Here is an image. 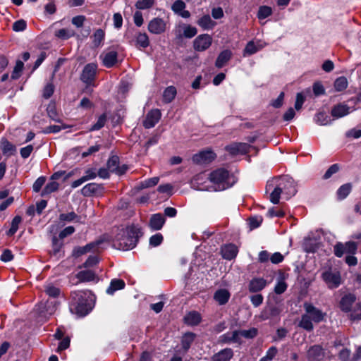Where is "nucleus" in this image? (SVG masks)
<instances>
[{
	"instance_id": "nucleus-36",
	"label": "nucleus",
	"mask_w": 361,
	"mask_h": 361,
	"mask_svg": "<svg viewBox=\"0 0 361 361\" xmlns=\"http://www.w3.org/2000/svg\"><path fill=\"white\" fill-rule=\"evenodd\" d=\"M105 33L104 31L102 29H97L93 36L92 43L95 47H99L102 45V42L104 39Z\"/></svg>"
},
{
	"instance_id": "nucleus-31",
	"label": "nucleus",
	"mask_w": 361,
	"mask_h": 361,
	"mask_svg": "<svg viewBox=\"0 0 361 361\" xmlns=\"http://www.w3.org/2000/svg\"><path fill=\"white\" fill-rule=\"evenodd\" d=\"M124 287L125 282L122 279H114L111 281L110 285L106 289V293L113 295L116 291L123 289Z\"/></svg>"
},
{
	"instance_id": "nucleus-24",
	"label": "nucleus",
	"mask_w": 361,
	"mask_h": 361,
	"mask_svg": "<svg viewBox=\"0 0 361 361\" xmlns=\"http://www.w3.org/2000/svg\"><path fill=\"white\" fill-rule=\"evenodd\" d=\"M266 286L267 281L263 278H254L250 281L248 289L251 293H257L263 290Z\"/></svg>"
},
{
	"instance_id": "nucleus-54",
	"label": "nucleus",
	"mask_w": 361,
	"mask_h": 361,
	"mask_svg": "<svg viewBox=\"0 0 361 361\" xmlns=\"http://www.w3.org/2000/svg\"><path fill=\"white\" fill-rule=\"evenodd\" d=\"M106 121V117L105 114L101 115L97 121L90 128V131L98 130L101 129L105 124Z\"/></svg>"
},
{
	"instance_id": "nucleus-44",
	"label": "nucleus",
	"mask_w": 361,
	"mask_h": 361,
	"mask_svg": "<svg viewBox=\"0 0 361 361\" xmlns=\"http://www.w3.org/2000/svg\"><path fill=\"white\" fill-rule=\"evenodd\" d=\"M119 164V158L117 156L111 157L107 161V168L108 169L116 173V171H118Z\"/></svg>"
},
{
	"instance_id": "nucleus-58",
	"label": "nucleus",
	"mask_w": 361,
	"mask_h": 361,
	"mask_svg": "<svg viewBox=\"0 0 361 361\" xmlns=\"http://www.w3.org/2000/svg\"><path fill=\"white\" fill-rule=\"evenodd\" d=\"M305 101V97L302 92H298L296 94V99L295 102V109L300 111Z\"/></svg>"
},
{
	"instance_id": "nucleus-11",
	"label": "nucleus",
	"mask_w": 361,
	"mask_h": 361,
	"mask_svg": "<svg viewBox=\"0 0 361 361\" xmlns=\"http://www.w3.org/2000/svg\"><path fill=\"white\" fill-rule=\"evenodd\" d=\"M212 43V37L208 34L198 35L193 41V48L197 51L207 50Z\"/></svg>"
},
{
	"instance_id": "nucleus-46",
	"label": "nucleus",
	"mask_w": 361,
	"mask_h": 361,
	"mask_svg": "<svg viewBox=\"0 0 361 361\" xmlns=\"http://www.w3.org/2000/svg\"><path fill=\"white\" fill-rule=\"evenodd\" d=\"M22 221V218L20 216H16L11 222V226L8 231L7 232L8 235H14L18 229L19 224Z\"/></svg>"
},
{
	"instance_id": "nucleus-43",
	"label": "nucleus",
	"mask_w": 361,
	"mask_h": 361,
	"mask_svg": "<svg viewBox=\"0 0 361 361\" xmlns=\"http://www.w3.org/2000/svg\"><path fill=\"white\" fill-rule=\"evenodd\" d=\"M347 87L348 80L345 77H339L334 82V88L338 92H341L345 90Z\"/></svg>"
},
{
	"instance_id": "nucleus-22",
	"label": "nucleus",
	"mask_w": 361,
	"mask_h": 361,
	"mask_svg": "<svg viewBox=\"0 0 361 361\" xmlns=\"http://www.w3.org/2000/svg\"><path fill=\"white\" fill-rule=\"evenodd\" d=\"M350 113V107L344 104H339L334 106L331 111V116L334 118H340L347 116Z\"/></svg>"
},
{
	"instance_id": "nucleus-56",
	"label": "nucleus",
	"mask_w": 361,
	"mask_h": 361,
	"mask_svg": "<svg viewBox=\"0 0 361 361\" xmlns=\"http://www.w3.org/2000/svg\"><path fill=\"white\" fill-rule=\"evenodd\" d=\"M185 4L182 0H176L172 5L171 9L173 11L178 14L180 11H183L185 8Z\"/></svg>"
},
{
	"instance_id": "nucleus-41",
	"label": "nucleus",
	"mask_w": 361,
	"mask_h": 361,
	"mask_svg": "<svg viewBox=\"0 0 361 361\" xmlns=\"http://www.w3.org/2000/svg\"><path fill=\"white\" fill-rule=\"evenodd\" d=\"M288 288V285L285 281L283 277H279L277 279L276 283L274 287V292L276 294H282Z\"/></svg>"
},
{
	"instance_id": "nucleus-32",
	"label": "nucleus",
	"mask_w": 361,
	"mask_h": 361,
	"mask_svg": "<svg viewBox=\"0 0 361 361\" xmlns=\"http://www.w3.org/2000/svg\"><path fill=\"white\" fill-rule=\"evenodd\" d=\"M313 322H312L311 318L305 312L301 316V319L298 323V326L307 331H312L314 329Z\"/></svg>"
},
{
	"instance_id": "nucleus-38",
	"label": "nucleus",
	"mask_w": 361,
	"mask_h": 361,
	"mask_svg": "<svg viewBox=\"0 0 361 361\" xmlns=\"http://www.w3.org/2000/svg\"><path fill=\"white\" fill-rule=\"evenodd\" d=\"M352 185L350 183H345L341 185L337 190V196L339 200L345 199L350 192Z\"/></svg>"
},
{
	"instance_id": "nucleus-57",
	"label": "nucleus",
	"mask_w": 361,
	"mask_h": 361,
	"mask_svg": "<svg viewBox=\"0 0 361 361\" xmlns=\"http://www.w3.org/2000/svg\"><path fill=\"white\" fill-rule=\"evenodd\" d=\"M163 241V236L161 233H156L150 237L149 245L152 247L159 246Z\"/></svg>"
},
{
	"instance_id": "nucleus-34",
	"label": "nucleus",
	"mask_w": 361,
	"mask_h": 361,
	"mask_svg": "<svg viewBox=\"0 0 361 361\" xmlns=\"http://www.w3.org/2000/svg\"><path fill=\"white\" fill-rule=\"evenodd\" d=\"M136 47L139 48H146L149 46V41L146 33L139 32L135 37Z\"/></svg>"
},
{
	"instance_id": "nucleus-8",
	"label": "nucleus",
	"mask_w": 361,
	"mask_h": 361,
	"mask_svg": "<svg viewBox=\"0 0 361 361\" xmlns=\"http://www.w3.org/2000/svg\"><path fill=\"white\" fill-rule=\"evenodd\" d=\"M191 188L202 191H212L209 176L205 173L196 175L190 181Z\"/></svg>"
},
{
	"instance_id": "nucleus-9",
	"label": "nucleus",
	"mask_w": 361,
	"mask_h": 361,
	"mask_svg": "<svg viewBox=\"0 0 361 361\" xmlns=\"http://www.w3.org/2000/svg\"><path fill=\"white\" fill-rule=\"evenodd\" d=\"M102 242L103 241L102 240H98L94 242L88 243L82 247H75L73 250L72 255L75 257H78L88 252H97L99 251V245L102 243Z\"/></svg>"
},
{
	"instance_id": "nucleus-23",
	"label": "nucleus",
	"mask_w": 361,
	"mask_h": 361,
	"mask_svg": "<svg viewBox=\"0 0 361 361\" xmlns=\"http://www.w3.org/2000/svg\"><path fill=\"white\" fill-rule=\"evenodd\" d=\"M76 278L79 280L80 282L97 281L98 280V277L95 272L90 269L79 271L76 274Z\"/></svg>"
},
{
	"instance_id": "nucleus-55",
	"label": "nucleus",
	"mask_w": 361,
	"mask_h": 361,
	"mask_svg": "<svg viewBox=\"0 0 361 361\" xmlns=\"http://www.w3.org/2000/svg\"><path fill=\"white\" fill-rule=\"evenodd\" d=\"M23 68V63L20 60L17 61L13 71L11 74L12 79H18L20 75Z\"/></svg>"
},
{
	"instance_id": "nucleus-63",
	"label": "nucleus",
	"mask_w": 361,
	"mask_h": 361,
	"mask_svg": "<svg viewBox=\"0 0 361 361\" xmlns=\"http://www.w3.org/2000/svg\"><path fill=\"white\" fill-rule=\"evenodd\" d=\"M54 87L52 83H48L43 89L42 96L45 99H49L54 93Z\"/></svg>"
},
{
	"instance_id": "nucleus-18",
	"label": "nucleus",
	"mask_w": 361,
	"mask_h": 361,
	"mask_svg": "<svg viewBox=\"0 0 361 361\" xmlns=\"http://www.w3.org/2000/svg\"><path fill=\"white\" fill-rule=\"evenodd\" d=\"M216 158V154L211 150H206L196 154L192 157V161L196 164H207Z\"/></svg>"
},
{
	"instance_id": "nucleus-13",
	"label": "nucleus",
	"mask_w": 361,
	"mask_h": 361,
	"mask_svg": "<svg viewBox=\"0 0 361 361\" xmlns=\"http://www.w3.org/2000/svg\"><path fill=\"white\" fill-rule=\"evenodd\" d=\"M276 183V180L272 179L269 180L266 185L267 192H271L269 200L271 203L275 204L279 203L281 195L283 194L280 188H279Z\"/></svg>"
},
{
	"instance_id": "nucleus-53",
	"label": "nucleus",
	"mask_w": 361,
	"mask_h": 361,
	"mask_svg": "<svg viewBox=\"0 0 361 361\" xmlns=\"http://www.w3.org/2000/svg\"><path fill=\"white\" fill-rule=\"evenodd\" d=\"M159 177H153L148 178L140 183V188L143 189L154 186L159 183Z\"/></svg>"
},
{
	"instance_id": "nucleus-15",
	"label": "nucleus",
	"mask_w": 361,
	"mask_h": 361,
	"mask_svg": "<svg viewBox=\"0 0 361 361\" xmlns=\"http://www.w3.org/2000/svg\"><path fill=\"white\" fill-rule=\"evenodd\" d=\"M103 64L106 68L113 67L118 61V54L115 50L109 49L100 55Z\"/></svg>"
},
{
	"instance_id": "nucleus-40",
	"label": "nucleus",
	"mask_w": 361,
	"mask_h": 361,
	"mask_svg": "<svg viewBox=\"0 0 361 361\" xmlns=\"http://www.w3.org/2000/svg\"><path fill=\"white\" fill-rule=\"evenodd\" d=\"M314 121L320 126H326L331 123L330 117L324 112L318 113L314 117Z\"/></svg>"
},
{
	"instance_id": "nucleus-45",
	"label": "nucleus",
	"mask_w": 361,
	"mask_h": 361,
	"mask_svg": "<svg viewBox=\"0 0 361 361\" xmlns=\"http://www.w3.org/2000/svg\"><path fill=\"white\" fill-rule=\"evenodd\" d=\"M271 13L272 9L271 7L267 6H262L259 8L257 18L259 20H263L271 16Z\"/></svg>"
},
{
	"instance_id": "nucleus-30",
	"label": "nucleus",
	"mask_w": 361,
	"mask_h": 361,
	"mask_svg": "<svg viewBox=\"0 0 361 361\" xmlns=\"http://www.w3.org/2000/svg\"><path fill=\"white\" fill-rule=\"evenodd\" d=\"M214 298L219 305H223L228 301L230 298V293L226 289H219L215 292Z\"/></svg>"
},
{
	"instance_id": "nucleus-48",
	"label": "nucleus",
	"mask_w": 361,
	"mask_h": 361,
	"mask_svg": "<svg viewBox=\"0 0 361 361\" xmlns=\"http://www.w3.org/2000/svg\"><path fill=\"white\" fill-rule=\"evenodd\" d=\"M59 183L55 181H51L49 182L44 188L42 190V196H45L47 195H49L56 190L59 188Z\"/></svg>"
},
{
	"instance_id": "nucleus-50",
	"label": "nucleus",
	"mask_w": 361,
	"mask_h": 361,
	"mask_svg": "<svg viewBox=\"0 0 361 361\" xmlns=\"http://www.w3.org/2000/svg\"><path fill=\"white\" fill-rule=\"evenodd\" d=\"M154 3V0H137L135 6L139 10H144L152 7Z\"/></svg>"
},
{
	"instance_id": "nucleus-19",
	"label": "nucleus",
	"mask_w": 361,
	"mask_h": 361,
	"mask_svg": "<svg viewBox=\"0 0 361 361\" xmlns=\"http://www.w3.org/2000/svg\"><path fill=\"white\" fill-rule=\"evenodd\" d=\"M324 357V350L319 345H314L307 351V357L310 361H321Z\"/></svg>"
},
{
	"instance_id": "nucleus-10",
	"label": "nucleus",
	"mask_w": 361,
	"mask_h": 361,
	"mask_svg": "<svg viewBox=\"0 0 361 361\" xmlns=\"http://www.w3.org/2000/svg\"><path fill=\"white\" fill-rule=\"evenodd\" d=\"M97 70V64L94 63H90L87 64L82 72L80 79L81 80L87 84V85H91L94 80Z\"/></svg>"
},
{
	"instance_id": "nucleus-25",
	"label": "nucleus",
	"mask_w": 361,
	"mask_h": 361,
	"mask_svg": "<svg viewBox=\"0 0 361 361\" xmlns=\"http://www.w3.org/2000/svg\"><path fill=\"white\" fill-rule=\"evenodd\" d=\"M197 24L203 30H212L216 25V23L210 17V16L208 14L204 15L201 18H200L197 21Z\"/></svg>"
},
{
	"instance_id": "nucleus-60",
	"label": "nucleus",
	"mask_w": 361,
	"mask_h": 361,
	"mask_svg": "<svg viewBox=\"0 0 361 361\" xmlns=\"http://www.w3.org/2000/svg\"><path fill=\"white\" fill-rule=\"evenodd\" d=\"M334 255L338 257H341L345 252V248L344 244L341 243H337L334 247Z\"/></svg>"
},
{
	"instance_id": "nucleus-61",
	"label": "nucleus",
	"mask_w": 361,
	"mask_h": 361,
	"mask_svg": "<svg viewBox=\"0 0 361 361\" xmlns=\"http://www.w3.org/2000/svg\"><path fill=\"white\" fill-rule=\"evenodd\" d=\"M241 336L245 338H253L257 335V329L256 328H251L247 330H240Z\"/></svg>"
},
{
	"instance_id": "nucleus-3",
	"label": "nucleus",
	"mask_w": 361,
	"mask_h": 361,
	"mask_svg": "<svg viewBox=\"0 0 361 361\" xmlns=\"http://www.w3.org/2000/svg\"><path fill=\"white\" fill-rule=\"evenodd\" d=\"M209 179L212 191L224 190L233 184V181H231L233 176L224 169H218L211 172Z\"/></svg>"
},
{
	"instance_id": "nucleus-35",
	"label": "nucleus",
	"mask_w": 361,
	"mask_h": 361,
	"mask_svg": "<svg viewBox=\"0 0 361 361\" xmlns=\"http://www.w3.org/2000/svg\"><path fill=\"white\" fill-rule=\"evenodd\" d=\"M99 189V185L94 183H91L85 185L82 188V194L84 196H90L94 193L97 192Z\"/></svg>"
},
{
	"instance_id": "nucleus-52",
	"label": "nucleus",
	"mask_w": 361,
	"mask_h": 361,
	"mask_svg": "<svg viewBox=\"0 0 361 361\" xmlns=\"http://www.w3.org/2000/svg\"><path fill=\"white\" fill-rule=\"evenodd\" d=\"M99 262V259L97 255H90L86 261L83 263L82 267L90 268L96 266Z\"/></svg>"
},
{
	"instance_id": "nucleus-29",
	"label": "nucleus",
	"mask_w": 361,
	"mask_h": 361,
	"mask_svg": "<svg viewBox=\"0 0 361 361\" xmlns=\"http://www.w3.org/2000/svg\"><path fill=\"white\" fill-rule=\"evenodd\" d=\"M231 56L232 52L230 50L225 49L222 51L221 52H220L216 60L215 66L219 68H222L231 59Z\"/></svg>"
},
{
	"instance_id": "nucleus-51",
	"label": "nucleus",
	"mask_w": 361,
	"mask_h": 361,
	"mask_svg": "<svg viewBox=\"0 0 361 361\" xmlns=\"http://www.w3.org/2000/svg\"><path fill=\"white\" fill-rule=\"evenodd\" d=\"M44 291L45 293L50 297H52L54 298L59 296L60 293V290L59 288L53 286L51 283L47 284L44 287Z\"/></svg>"
},
{
	"instance_id": "nucleus-27",
	"label": "nucleus",
	"mask_w": 361,
	"mask_h": 361,
	"mask_svg": "<svg viewBox=\"0 0 361 361\" xmlns=\"http://www.w3.org/2000/svg\"><path fill=\"white\" fill-rule=\"evenodd\" d=\"M201 320V314L196 311L189 312L184 317L185 323L189 326H196L200 323Z\"/></svg>"
},
{
	"instance_id": "nucleus-21",
	"label": "nucleus",
	"mask_w": 361,
	"mask_h": 361,
	"mask_svg": "<svg viewBox=\"0 0 361 361\" xmlns=\"http://www.w3.org/2000/svg\"><path fill=\"white\" fill-rule=\"evenodd\" d=\"M165 223V218L163 214L157 213L153 214L149 220V226L152 231L160 230Z\"/></svg>"
},
{
	"instance_id": "nucleus-39",
	"label": "nucleus",
	"mask_w": 361,
	"mask_h": 361,
	"mask_svg": "<svg viewBox=\"0 0 361 361\" xmlns=\"http://www.w3.org/2000/svg\"><path fill=\"white\" fill-rule=\"evenodd\" d=\"M195 334L191 332H188L184 334L181 341L182 347L184 350H187L190 348L192 343L195 339Z\"/></svg>"
},
{
	"instance_id": "nucleus-37",
	"label": "nucleus",
	"mask_w": 361,
	"mask_h": 361,
	"mask_svg": "<svg viewBox=\"0 0 361 361\" xmlns=\"http://www.w3.org/2000/svg\"><path fill=\"white\" fill-rule=\"evenodd\" d=\"M176 95V89L173 86H169L164 91V101L166 103H169L175 98Z\"/></svg>"
},
{
	"instance_id": "nucleus-17",
	"label": "nucleus",
	"mask_w": 361,
	"mask_h": 361,
	"mask_svg": "<svg viewBox=\"0 0 361 361\" xmlns=\"http://www.w3.org/2000/svg\"><path fill=\"white\" fill-rule=\"evenodd\" d=\"M166 30L164 20L159 18H154L148 24V30L153 34L159 35L163 33Z\"/></svg>"
},
{
	"instance_id": "nucleus-5",
	"label": "nucleus",
	"mask_w": 361,
	"mask_h": 361,
	"mask_svg": "<svg viewBox=\"0 0 361 361\" xmlns=\"http://www.w3.org/2000/svg\"><path fill=\"white\" fill-rule=\"evenodd\" d=\"M321 278L330 289L337 288L342 282L341 272L336 268L324 269L321 274Z\"/></svg>"
},
{
	"instance_id": "nucleus-14",
	"label": "nucleus",
	"mask_w": 361,
	"mask_h": 361,
	"mask_svg": "<svg viewBox=\"0 0 361 361\" xmlns=\"http://www.w3.org/2000/svg\"><path fill=\"white\" fill-rule=\"evenodd\" d=\"M250 147V145L247 143L234 142L227 145L225 149L229 154L235 156L246 154L248 152Z\"/></svg>"
},
{
	"instance_id": "nucleus-1",
	"label": "nucleus",
	"mask_w": 361,
	"mask_h": 361,
	"mask_svg": "<svg viewBox=\"0 0 361 361\" xmlns=\"http://www.w3.org/2000/svg\"><path fill=\"white\" fill-rule=\"evenodd\" d=\"M141 235L140 228L137 225L118 228L113 239V246L123 251L131 250L136 246Z\"/></svg>"
},
{
	"instance_id": "nucleus-16",
	"label": "nucleus",
	"mask_w": 361,
	"mask_h": 361,
	"mask_svg": "<svg viewBox=\"0 0 361 361\" xmlns=\"http://www.w3.org/2000/svg\"><path fill=\"white\" fill-rule=\"evenodd\" d=\"M161 114L159 109H153L149 111L143 122L145 128H153L161 118Z\"/></svg>"
},
{
	"instance_id": "nucleus-6",
	"label": "nucleus",
	"mask_w": 361,
	"mask_h": 361,
	"mask_svg": "<svg viewBox=\"0 0 361 361\" xmlns=\"http://www.w3.org/2000/svg\"><path fill=\"white\" fill-rule=\"evenodd\" d=\"M276 185L280 188L286 200H289L297 192L294 180L288 176H283L279 178H274Z\"/></svg>"
},
{
	"instance_id": "nucleus-59",
	"label": "nucleus",
	"mask_w": 361,
	"mask_h": 361,
	"mask_svg": "<svg viewBox=\"0 0 361 361\" xmlns=\"http://www.w3.org/2000/svg\"><path fill=\"white\" fill-rule=\"evenodd\" d=\"M314 94L316 97L325 94V89L323 85L320 82H316L314 83L312 87Z\"/></svg>"
},
{
	"instance_id": "nucleus-47",
	"label": "nucleus",
	"mask_w": 361,
	"mask_h": 361,
	"mask_svg": "<svg viewBox=\"0 0 361 361\" xmlns=\"http://www.w3.org/2000/svg\"><path fill=\"white\" fill-rule=\"evenodd\" d=\"M183 35L185 38H192L196 35L197 33V30L195 27L191 26L190 25H184L183 26Z\"/></svg>"
},
{
	"instance_id": "nucleus-64",
	"label": "nucleus",
	"mask_w": 361,
	"mask_h": 361,
	"mask_svg": "<svg viewBox=\"0 0 361 361\" xmlns=\"http://www.w3.org/2000/svg\"><path fill=\"white\" fill-rule=\"evenodd\" d=\"M339 170V166L337 164H334L331 165L329 169L326 171L324 175V179H329L331 177V176L336 173H337Z\"/></svg>"
},
{
	"instance_id": "nucleus-20",
	"label": "nucleus",
	"mask_w": 361,
	"mask_h": 361,
	"mask_svg": "<svg viewBox=\"0 0 361 361\" xmlns=\"http://www.w3.org/2000/svg\"><path fill=\"white\" fill-rule=\"evenodd\" d=\"M265 44L261 41H250L245 46V48L243 51V56L252 55L259 50H261L263 47H264Z\"/></svg>"
},
{
	"instance_id": "nucleus-4",
	"label": "nucleus",
	"mask_w": 361,
	"mask_h": 361,
	"mask_svg": "<svg viewBox=\"0 0 361 361\" xmlns=\"http://www.w3.org/2000/svg\"><path fill=\"white\" fill-rule=\"evenodd\" d=\"M356 300L353 294L349 293L342 297L340 301V308L345 312H351L350 317L352 319H359L361 318V305L356 303L353 308V305Z\"/></svg>"
},
{
	"instance_id": "nucleus-42",
	"label": "nucleus",
	"mask_w": 361,
	"mask_h": 361,
	"mask_svg": "<svg viewBox=\"0 0 361 361\" xmlns=\"http://www.w3.org/2000/svg\"><path fill=\"white\" fill-rule=\"evenodd\" d=\"M75 35L73 30L68 28L60 29L55 32V35L62 39H67Z\"/></svg>"
},
{
	"instance_id": "nucleus-28",
	"label": "nucleus",
	"mask_w": 361,
	"mask_h": 361,
	"mask_svg": "<svg viewBox=\"0 0 361 361\" xmlns=\"http://www.w3.org/2000/svg\"><path fill=\"white\" fill-rule=\"evenodd\" d=\"M233 355V350L225 348L216 353L212 358V361H229Z\"/></svg>"
},
{
	"instance_id": "nucleus-49",
	"label": "nucleus",
	"mask_w": 361,
	"mask_h": 361,
	"mask_svg": "<svg viewBox=\"0 0 361 361\" xmlns=\"http://www.w3.org/2000/svg\"><path fill=\"white\" fill-rule=\"evenodd\" d=\"M0 148L4 154H11L14 150L13 145L6 139H1Z\"/></svg>"
},
{
	"instance_id": "nucleus-26",
	"label": "nucleus",
	"mask_w": 361,
	"mask_h": 361,
	"mask_svg": "<svg viewBox=\"0 0 361 361\" xmlns=\"http://www.w3.org/2000/svg\"><path fill=\"white\" fill-rule=\"evenodd\" d=\"M238 253V247L233 245H226L221 248L222 257L228 260H231L235 258Z\"/></svg>"
},
{
	"instance_id": "nucleus-33",
	"label": "nucleus",
	"mask_w": 361,
	"mask_h": 361,
	"mask_svg": "<svg viewBox=\"0 0 361 361\" xmlns=\"http://www.w3.org/2000/svg\"><path fill=\"white\" fill-rule=\"evenodd\" d=\"M81 217L78 216L75 212H71L67 214H61L59 216V220L60 221H64V222H80L82 223L80 221Z\"/></svg>"
},
{
	"instance_id": "nucleus-2",
	"label": "nucleus",
	"mask_w": 361,
	"mask_h": 361,
	"mask_svg": "<svg viewBox=\"0 0 361 361\" xmlns=\"http://www.w3.org/2000/svg\"><path fill=\"white\" fill-rule=\"evenodd\" d=\"M94 300V296L89 290L72 292L70 309L78 316L84 317L92 310Z\"/></svg>"
},
{
	"instance_id": "nucleus-12",
	"label": "nucleus",
	"mask_w": 361,
	"mask_h": 361,
	"mask_svg": "<svg viewBox=\"0 0 361 361\" xmlns=\"http://www.w3.org/2000/svg\"><path fill=\"white\" fill-rule=\"evenodd\" d=\"M305 313L311 318L314 323H319L324 319L326 314L310 303L304 304Z\"/></svg>"
},
{
	"instance_id": "nucleus-62",
	"label": "nucleus",
	"mask_w": 361,
	"mask_h": 361,
	"mask_svg": "<svg viewBox=\"0 0 361 361\" xmlns=\"http://www.w3.org/2000/svg\"><path fill=\"white\" fill-rule=\"evenodd\" d=\"M46 181V178L44 176L39 177L32 185V189L35 192H38L42 189Z\"/></svg>"
},
{
	"instance_id": "nucleus-7",
	"label": "nucleus",
	"mask_w": 361,
	"mask_h": 361,
	"mask_svg": "<svg viewBox=\"0 0 361 361\" xmlns=\"http://www.w3.org/2000/svg\"><path fill=\"white\" fill-rule=\"evenodd\" d=\"M57 305L56 300H47L45 303L40 302L36 307L35 310L39 317L42 318V319H47L55 312L57 309Z\"/></svg>"
}]
</instances>
